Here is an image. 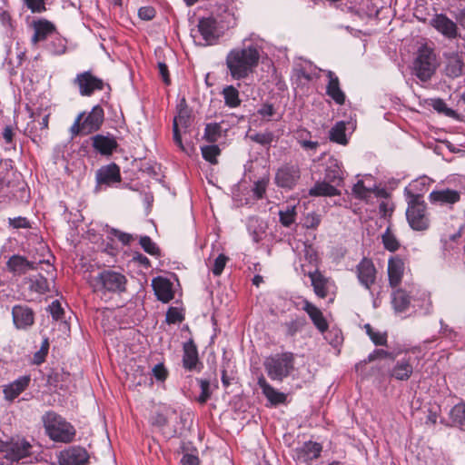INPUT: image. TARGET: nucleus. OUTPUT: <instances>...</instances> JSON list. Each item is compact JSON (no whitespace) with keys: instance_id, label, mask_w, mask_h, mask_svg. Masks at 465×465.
<instances>
[{"instance_id":"cd10ccee","label":"nucleus","mask_w":465,"mask_h":465,"mask_svg":"<svg viewBox=\"0 0 465 465\" xmlns=\"http://www.w3.org/2000/svg\"><path fill=\"white\" fill-rule=\"evenodd\" d=\"M404 262L398 257L391 258L388 262L389 282L391 287L398 286L402 279Z\"/></svg>"},{"instance_id":"3c124183","label":"nucleus","mask_w":465,"mask_h":465,"mask_svg":"<svg viewBox=\"0 0 465 465\" xmlns=\"http://www.w3.org/2000/svg\"><path fill=\"white\" fill-rule=\"evenodd\" d=\"M140 245L142 248L147 253L151 255H158L159 254V248L152 241V239L149 236H142L140 238Z\"/></svg>"},{"instance_id":"412c9836","label":"nucleus","mask_w":465,"mask_h":465,"mask_svg":"<svg viewBox=\"0 0 465 465\" xmlns=\"http://www.w3.org/2000/svg\"><path fill=\"white\" fill-rule=\"evenodd\" d=\"M328 78L326 85V94L329 95L336 104H343L345 102V94L341 89L340 80L338 76L332 71H324Z\"/></svg>"},{"instance_id":"bf43d9fd","label":"nucleus","mask_w":465,"mask_h":465,"mask_svg":"<svg viewBox=\"0 0 465 465\" xmlns=\"http://www.w3.org/2000/svg\"><path fill=\"white\" fill-rule=\"evenodd\" d=\"M152 373L153 377L159 381H164L168 376V371L163 363L156 364L152 369Z\"/></svg>"},{"instance_id":"20e7f679","label":"nucleus","mask_w":465,"mask_h":465,"mask_svg":"<svg viewBox=\"0 0 465 465\" xmlns=\"http://www.w3.org/2000/svg\"><path fill=\"white\" fill-rule=\"evenodd\" d=\"M263 366L271 380L282 381L294 370V355L290 351L271 355L264 360Z\"/></svg>"},{"instance_id":"b1692460","label":"nucleus","mask_w":465,"mask_h":465,"mask_svg":"<svg viewBox=\"0 0 465 465\" xmlns=\"http://www.w3.org/2000/svg\"><path fill=\"white\" fill-rule=\"evenodd\" d=\"M152 285L158 300L168 302L173 298V284L166 278L156 277L153 280Z\"/></svg>"},{"instance_id":"393cba45","label":"nucleus","mask_w":465,"mask_h":465,"mask_svg":"<svg viewBox=\"0 0 465 465\" xmlns=\"http://www.w3.org/2000/svg\"><path fill=\"white\" fill-rule=\"evenodd\" d=\"M431 24L440 33L448 38H455L457 36L456 24L445 15H436Z\"/></svg>"},{"instance_id":"e433bc0d","label":"nucleus","mask_w":465,"mask_h":465,"mask_svg":"<svg viewBox=\"0 0 465 465\" xmlns=\"http://www.w3.org/2000/svg\"><path fill=\"white\" fill-rule=\"evenodd\" d=\"M345 123L341 121L335 124V125L330 130V140L331 142L345 145L348 143L346 134Z\"/></svg>"},{"instance_id":"9b49d317","label":"nucleus","mask_w":465,"mask_h":465,"mask_svg":"<svg viewBox=\"0 0 465 465\" xmlns=\"http://www.w3.org/2000/svg\"><path fill=\"white\" fill-rule=\"evenodd\" d=\"M201 36L199 42L202 45H211L216 43L220 37L215 19L205 17L199 20L198 30Z\"/></svg>"},{"instance_id":"37998d69","label":"nucleus","mask_w":465,"mask_h":465,"mask_svg":"<svg viewBox=\"0 0 465 465\" xmlns=\"http://www.w3.org/2000/svg\"><path fill=\"white\" fill-rule=\"evenodd\" d=\"M382 242L385 247L390 252H395L399 249L400 243L394 234L391 232V229L388 227L385 232L382 234Z\"/></svg>"},{"instance_id":"6e6d98bb","label":"nucleus","mask_w":465,"mask_h":465,"mask_svg":"<svg viewBox=\"0 0 465 465\" xmlns=\"http://www.w3.org/2000/svg\"><path fill=\"white\" fill-rule=\"evenodd\" d=\"M32 13H42L45 11V0H22Z\"/></svg>"},{"instance_id":"6ab92c4d","label":"nucleus","mask_w":465,"mask_h":465,"mask_svg":"<svg viewBox=\"0 0 465 465\" xmlns=\"http://www.w3.org/2000/svg\"><path fill=\"white\" fill-rule=\"evenodd\" d=\"M322 451V446L313 441L305 442L302 446L294 450V459L299 462H309L317 459Z\"/></svg>"},{"instance_id":"69168bd1","label":"nucleus","mask_w":465,"mask_h":465,"mask_svg":"<svg viewBox=\"0 0 465 465\" xmlns=\"http://www.w3.org/2000/svg\"><path fill=\"white\" fill-rule=\"evenodd\" d=\"M183 320V315L176 308H170L166 313V322L168 323L181 322Z\"/></svg>"},{"instance_id":"c03bdc74","label":"nucleus","mask_w":465,"mask_h":465,"mask_svg":"<svg viewBox=\"0 0 465 465\" xmlns=\"http://www.w3.org/2000/svg\"><path fill=\"white\" fill-rule=\"evenodd\" d=\"M202 154L204 160L211 163H217V156L220 154V148L216 144L205 145L201 148Z\"/></svg>"},{"instance_id":"f257e3e1","label":"nucleus","mask_w":465,"mask_h":465,"mask_svg":"<svg viewBox=\"0 0 465 465\" xmlns=\"http://www.w3.org/2000/svg\"><path fill=\"white\" fill-rule=\"evenodd\" d=\"M262 47L256 43L242 41V45L231 49L225 57L228 73L233 80H244L253 74L259 64Z\"/></svg>"},{"instance_id":"8fccbe9b","label":"nucleus","mask_w":465,"mask_h":465,"mask_svg":"<svg viewBox=\"0 0 465 465\" xmlns=\"http://www.w3.org/2000/svg\"><path fill=\"white\" fill-rule=\"evenodd\" d=\"M295 205L289 206L286 211H280V221L283 226H290L294 222Z\"/></svg>"},{"instance_id":"f3484780","label":"nucleus","mask_w":465,"mask_h":465,"mask_svg":"<svg viewBox=\"0 0 465 465\" xmlns=\"http://www.w3.org/2000/svg\"><path fill=\"white\" fill-rule=\"evenodd\" d=\"M465 64L463 56L457 53H451L445 56L444 74L450 79L462 75Z\"/></svg>"},{"instance_id":"4be33fe9","label":"nucleus","mask_w":465,"mask_h":465,"mask_svg":"<svg viewBox=\"0 0 465 465\" xmlns=\"http://www.w3.org/2000/svg\"><path fill=\"white\" fill-rule=\"evenodd\" d=\"M358 279L360 282L370 289L375 282L376 270L371 260L363 259L357 266Z\"/></svg>"},{"instance_id":"58836bf2","label":"nucleus","mask_w":465,"mask_h":465,"mask_svg":"<svg viewBox=\"0 0 465 465\" xmlns=\"http://www.w3.org/2000/svg\"><path fill=\"white\" fill-rule=\"evenodd\" d=\"M29 289L38 293H45L48 291V282L42 275H36L28 279Z\"/></svg>"},{"instance_id":"a211bd4d","label":"nucleus","mask_w":465,"mask_h":465,"mask_svg":"<svg viewBox=\"0 0 465 465\" xmlns=\"http://www.w3.org/2000/svg\"><path fill=\"white\" fill-rule=\"evenodd\" d=\"M34 35L31 42L34 45L45 41L55 34V26L45 19H39L33 24Z\"/></svg>"},{"instance_id":"09e8293b","label":"nucleus","mask_w":465,"mask_h":465,"mask_svg":"<svg viewBox=\"0 0 465 465\" xmlns=\"http://www.w3.org/2000/svg\"><path fill=\"white\" fill-rule=\"evenodd\" d=\"M46 50L52 54H62L65 51V45L64 40L55 37L49 44L46 45Z\"/></svg>"},{"instance_id":"7ed1b4c3","label":"nucleus","mask_w":465,"mask_h":465,"mask_svg":"<svg viewBox=\"0 0 465 465\" xmlns=\"http://www.w3.org/2000/svg\"><path fill=\"white\" fill-rule=\"evenodd\" d=\"M44 427L49 438L57 442H70L74 440L75 430L73 425L54 411H48L42 417Z\"/></svg>"},{"instance_id":"338daca9","label":"nucleus","mask_w":465,"mask_h":465,"mask_svg":"<svg viewBox=\"0 0 465 465\" xmlns=\"http://www.w3.org/2000/svg\"><path fill=\"white\" fill-rule=\"evenodd\" d=\"M310 71H307L305 68L301 70V75L308 81L312 80L313 78H319L320 73L322 72V69L310 65Z\"/></svg>"},{"instance_id":"864d4df0","label":"nucleus","mask_w":465,"mask_h":465,"mask_svg":"<svg viewBox=\"0 0 465 465\" xmlns=\"http://www.w3.org/2000/svg\"><path fill=\"white\" fill-rule=\"evenodd\" d=\"M48 349H49V342H48V340L45 339L43 341L39 351H37L34 354L33 362L36 365H40L41 363H43L45 360L47 353H48Z\"/></svg>"},{"instance_id":"4c0bfd02","label":"nucleus","mask_w":465,"mask_h":465,"mask_svg":"<svg viewBox=\"0 0 465 465\" xmlns=\"http://www.w3.org/2000/svg\"><path fill=\"white\" fill-rule=\"evenodd\" d=\"M223 129L221 124H207L204 129V138L210 143H215L222 136Z\"/></svg>"},{"instance_id":"f8f14e48","label":"nucleus","mask_w":465,"mask_h":465,"mask_svg":"<svg viewBox=\"0 0 465 465\" xmlns=\"http://www.w3.org/2000/svg\"><path fill=\"white\" fill-rule=\"evenodd\" d=\"M300 179V168L293 164H285L279 168L275 174V183L278 186L291 189Z\"/></svg>"},{"instance_id":"9d476101","label":"nucleus","mask_w":465,"mask_h":465,"mask_svg":"<svg viewBox=\"0 0 465 465\" xmlns=\"http://www.w3.org/2000/svg\"><path fill=\"white\" fill-rule=\"evenodd\" d=\"M74 84L78 86L80 94L83 96H90L95 90L104 88V82L88 71L78 74Z\"/></svg>"},{"instance_id":"72a5a7b5","label":"nucleus","mask_w":465,"mask_h":465,"mask_svg":"<svg viewBox=\"0 0 465 465\" xmlns=\"http://www.w3.org/2000/svg\"><path fill=\"white\" fill-rule=\"evenodd\" d=\"M392 305L396 312H404L411 305V297L405 291L398 289L392 293Z\"/></svg>"},{"instance_id":"a878e982","label":"nucleus","mask_w":465,"mask_h":465,"mask_svg":"<svg viewBox=\"0 0 465 465\" xmlns=\"http://www.w3.org/2000/svg\"><path fill=\"white\" fill-rule=\"evenodd\" d=\"M325 180L334 185H340L343 181V171L341 163L334 157H330L326 162Z\"/></svg>"},{"instance_id":"052dcab7","label":"nucleus","mask_w":465,"mask_h":465,"mask_svg":"<svg viewBox=\"0 0 465 465\" xmlns=\"http://www.w3.org/2000/svg\"><path fill=\"white\" fill-rule=\"evenodd\" d=\"M8 223L11 227L15 229H20V228H29L30 223L28 220L25 217H15V218H8Z\"/></svg>"},{"instance_id":"0e129e2a","label":"nucleus","mask_w":465,"mask_h":465,"mask_svg":"<svg viewBox=\"0 0 465 465\" xmlns=\"http://www.w3.org/2000/svg\"><path fill=\"white\" fill-rule=\"evenodd\" d=\"M251 138L252 141H254L260 144L266 145V144H270L272 142L273 135L272 133H263V134H256L251 136Z\"/></svg>"},{"instance_id":"bb28decb","label":"nucleus","mask_w":465,"mask_h":465,"mask_svg":"<svg viewBox=\"0 0 465 465\" xmlns=\"http://www.w3.org/2000/svg\"><path fill=\"white\" fill-rule=\"evenodd\" d=\"M257 384L271 404L277 405L285 402L286 395L270 385L262 375L258 378Z\"/></svg>"},{"instance_id":"473e14b6","label":"nucleus","mask_w":465,"mask_h":465,"mask_svg":"<svg viewBox=\"0 0 465 465\" xmlns=\"http://www.w3.org/2000/svg\"><path fill=\"white\" fill-rule=\"evenodd\" d=\"M331 183L324 180L316 183L310 190L309 194L312 196H334L339 194L336 185H331Z\"/></svg>"},{"instance_id":"13d9d810","label":"nucleus","mask_w":465,"mask_h":465,"mask_svg":"<svg viewBox=\"0 0 465 465\" xmlns=\"http://www.w3.org/2000/svg\"><path fill=\"white\" fill-rule=\"evenodd\" d=\"M228 261V257L225 256L224 254H220L215 260H214V262H213V266L212 268V272L214 275L216 276H219L224 267H225V264Z\"/></svg>"},{"instance_id":"c756f323","label":"nucleus","mask_w":465,"mask_h":465,"mask_svg":"<svg viewBox=\"0 0 465 465\" xmlns=\"http://www.w3.org/2000/svg\"><path fill=\"white\" fill-rule=\"evenodd\" d=\"M302 309L308 313L313 324L321 332H323L328 329V323L325 321L322 312L315 305L308 301H304Z\"/></svg>"},{"instance_id":"f03ea898","label":"nucleus","mask_w":465,"mask_h":465,"mask_svg":"<svg viewBox=\"0 0 465 465\" xmlns=\"http://www.w3.org/2000/svg\"><path fill=\"white\" fill-rule=\"evenodd\" d=\"M90 284L94 292L102 296L121 294L126 291L127 278L121 272L104 269L92 278Z\"/></svg>"},{"instance_id":"ddd939ff","label":"nucleus","mask_w":465,"mask_h":465,"mask_svg":"<svg viewBox=\"0 0 465 465\" xmlns=\"http://www.w3.org/2000/svg\"><path fill=\"white\" fill-rule=\"evenodd\" d=\"M88 460L86 450L79 446H73L61 451L58 457L60 465H85Z\"/></svg>"},{"instance_id":"79ce46f5","label":"nucleus","mask_w":465,"mask_h":465,"mask_svg":"<svg viewBox=\"0 0 465 465\" xmlns=\"http://www.w3.org/2000/svg\"><path fill=\"white\" fill-rule=\"evenodd\" d=\"M197 381L201 389V393L197 398V401L201 404H204L211 398L213 393L212 386L210 381L207 380L199 379Z\"/></svg>"},{"instance_id":"de8ad7c7","label":"nucleus","mask_w":465,"mask_h":465,"mask_svg":"<svg viewBox=\"0 0 465 465\" xmlns=\"http://www.w3.org/2000/svg\"><path fill=\"white\" fill-rule=\"evenodd\" d=\"M430 105L435 111L443 114L446 116L451 117L455 114V111L449 108L446 103L440 98L431 99Z\"/></svg>"},{"instance_id":"4d7b16f0","label":"nucleus","mask_w":465,"mask_h":465,"mask_svg":"<svg viewBox=\"0 0 465 465\" xmlns=\"http://www.w3.org/2000/svg\"><path fill=\"white\" fill-rule=\"evenodd\" d=\"M321 223V215L314 212L307 213L303 218V224L306 228H316Z\"/></svg>"},{"instance_id":"774afa93","label":"nucleus","mask_w":465,"mask_h":465,"mask_svg":"<svg viewBox=\"0 0 465 465\" xmlns=\"http://www.w3.org/2000/svg\"><path fill=\"white\" fill-rule=\"evenodd\" d=\"M275 114V110L272 104H264L258 110V114L263 119L270 120Z\"/></svg>"},{"instance_id":"2f4dec72","label":"nucleus","mask_w":465,"mask_h":465,"mask_svg":"<svg viewBox=\"0 0 465 465\" xmlns=\"http://www.w3.org/2000/svg\"><path fill=\"white\" fill-rule=\"evenodd\" d=\"M430 199L441 203H455L460 201V195L458 191L447 189L430 193Z\"/></svg>"},{"instance_id":"ea45409f","label":"nucleus","mask_w":465,"mask_h":465,"mask_svg":"<svg viewBox=\"0 0 465 465\" xmlns=\"http://www.w3.org/2000/svg\"><path fill=\"white\" fill-rule=\"evenodd\" d=\"M420 185L424 186L425 185V179L420 178L418 180L413 181L408 187H406L405 191L406 193L411 196L410 201L408 203H423V202H420L421 195L420 193H416L415 190L418 189Z\"/></svg>"},{"instance_id":"dca6fc26","label":"nucleus","mask_w":465,"mask_h":465,"mask_svg":"<svg viewBox=\"0 0 465 465\" xmlns=\"http://www.w3.org/2000/svg\"><path fill=\"white\" fill-rule=\"evenodd\" d=\"M32 445L25 439L6 442V457L12 461H18L31 453Z\"/></svg>"},{"instance_id":"49530a36","label":"nucleus","mask_w":465,"mask_h":465,"mask_svg":"<svg viewBox=\"0 0 465 465\" xmlns=\"http://www.w3.org/2000/svg\"><path fill=\"white\" fill-rule=\"evenodd\" d=\"M173 125L187 128L190 125V113L186 107L181 108L173 119Z\"/></svg>"},{"instance_id":"c85d7f7f","label":"nucleus","mask_w":465,"mask_h":465,"mask_svg":"<svg viewBox=\"0 0 465 465\" xmlns=\"http://www.w3.org/2000/svg\"><path fill=\"white\" fill-rule=\"evenodd\" d=\"M6 265L8 270L16 275H21L29 270L36 269L34 262L27 261L21 255H13L10 257Z\"/></svg>"},{"instance_id":"7c9ffc66","label":"nucleus","mask_w":465,"mask_h":465,"mask_svg":"<svg viewBox=\"0 0 465 465\" xmlns=\"http://www.w3.org/2000/svg\"><path fill=\"white\" fill-rule=\"evenodd\" d=\"M198 359V351L195 344L190 341L183 345V365L188 371H193L196 368Z\"/></svg>"},{"instance_id":"39448f33","label":"nucleus","mask_w":465,"mask_h":465,"mask_svg":"<svg viewBox=\"0 0 465 465\" xmlns=\"http://www.w3.org/2000/svg\"><path fill=\"white\" fill-rule=\"evenodd\" d=\"M437 59L433 51L428 47L419 50L413 62V74L422 82L429 81L437 69Z\"/></svg>"},{"instance_id":"0eeeda50","label":"nucleus","mask_w":465,"mask_h":465,"mask_svg":"<svg viewBox=\"0 0 465 465\" xmlns=\"http://www.w3.org/2000/svg\"><path fill=\"white\" fill-rule=\"evenodd\" d=\"M420 363V359L413 352L406 351L399 356L389 371V376L399 381H408Z\"/></svg>"},{"instance_id":"680f3d73","label":"nucleus","mask_w":465,"mask_h":465,"mask_svg":"<svg viewBox=\"0 0 465 465\" xmlns=\"http://www.w3.org/2000/svg\"><path fill=\"white\" fill-rule=\"evenodd\" d=\"M155 9L153 6H143L138 10V15L142 20L150 21L155 16Z\"/></svg>"},{"instance_id":"423d86ee","label":"nucleus","mask_w":465,"mask_h":465,"mask_svg":"<svg viewBox=\"0 0 465 465\" xmlns=\"http://www.w3.org/2000/svg\"><path fill=\"white\" fill-rule=\"evenodd\" d=\"M84 114H80L71 126L73 136L88 134L97 131L104 122V110L100 105H95L88 115L83 120Z\"/></svg>"},{"instance_id":"1a4fd4ad","label":"nucleus","mask_w":465,"mask_h":465,"mask_svg":"<svg viewBox=\"0 0 465 465\" xmlns=\"http://www.w3.org/2000/svg\"><path fill=\"white\" fill-rule=\"evenodd\" d=\"M406 218L415 231H424L430 225V214L426 205H408L406 210Z\"/></svg>"},{"instance_id":"c9c22d12","label":"nucleus","mask_w":465,"mask_h":465,"mask_svg":"<svg viewBox=\"0 0 465 465\" xmlns=\"http://www.w3.org/2000/svg\"><path fill=\"white\" fill-rule=\"evenodd\" d=\"M222 94L223 96L225 104L230 108H236L241 104L239 91L235 86H225L222 92Z\"/></svg>"},{"instance_id":"603ef678","label":"nucleus","mask_w":465,"mask_h":465,"mask_svg":"<svg viewBox=\"0 0 465 465\" xmlns=\"http://www.w3.org/2000/svg\"><path fill=\"white\" fill-rule=\"evenodd\" d=\"M268 183L269 179L265 177L254 183L252 193L256 200H260L263 197Z\"/></svg>"},{"instance_id":"aec40b11","label":"nucleus","mask_w":465,"mask_h":465,"mask_svg":"<svg viewBox=\"0 0 465 465\" xmlns=\"http://www.w3.org/2000/svg\"><path fill=\"white\" fill-rule=\"evenodd\" d=\"M31 378L29 375H25L17 378L14 381L3 388L5 399L8 401H13L17 398L26 388L29 386Z\"/></svg>"},{"instance_id":"e2e57ef3","label":"nucleus","mask_w":465,"mask_h":465,"mask_svg":"<svg viewBox=\"0 0 465 465\" xmlns=\"http://www.w3.org/2000/svg\"><path fill=\"white\" fill-rule=\"evenodd\" d=\"M48 310L54 320H60L64 314V310L58 301L52 302Z\"/></svg>"},{"instance_id":"6e6552de","label":"nucleus","mask_w":465,"mask_h":465,"mask_svg":"<svg viewBox=\"0 0 465 465\" xmlns=\"http://www.w3.org/2000/svg\"><path fill=\"white\" fill-rule=\"evenodd\" d=\"M352 194L358 200H369L371 196L380 199H388L389 192L383 188L377 186L372 175L364 174L361 179L358 180L352 187Z\"/></svg>"},{"instance_id":"4468645a","label":"nucleus","mask_w":465,"mask_h":465,"mask_svg":"<svg viewBox=\"0 0 465 465\" xmlns=\"http://www.w3.org/2000/svg\"><path fill=\"white\" fill-rule=\"evenodd\" d=\"M95 179L97 186H111L121 182L120 168L115 163L102 166L96 171Z\"/></svg>"},{"instance_id":"a19ab883","label":"nucleus","mask_w":465,"mask_h":465,"mask_svg":"<svg viewBox=\"0 0 465 465\" xmlns=\"http://www.w3.org/2000/svg\"><path fill=\"white\" fill-rule=\"evenodd\" d=\"M450 418L455 425H465V403L456 404L450 411Z\"/></svg>"},{"instance_id":"a18cd8bd","label":"nucleus","mask_w":465,"mask_h":465,"mask_svg":"<svg viewBox=\"0 0 465 465\" xmlns=\"http://www.w3.org/2000/svg\"><path fill=\"white\" fill-rule=\"evenodd\" d=\"M305 321L302 318H295L284 323L286 335L294 336L304 326Z\"/></svg>"},{"instance_id":"2eb2a0df","label":"nucleus","mask_w":465,"mask_h":465,"mask_svg":"<svg viewBox=\"0 0 465 465\" xmlns=\"http://www.w3.org/2000/svg\"><path fill=\"white\" fill-rule=\"evenodd\" d=\"M12 316L14 324L17 329L25 330L31 327L35 322V313L26 305H15L12 309Z\"/></svg>"},{"instance_id":"5701e85b","label":"nucleus","mask_w":465,"mask_h":465,"mask_svg":"<svg viewBox=\"0 0 465 465\" xmlns=\"http://www.w3.org/2000/svg\"><path fill=\"white\" fill-rule=\"evenodd\" d=\"M93 147L103 155H110L117 147V142L112 135L96 134L92 137Z\"/></svg>"},{"instance_id":"f704fd0d","label":"nucleus","mask_w":465,"mask_h":465,"mask_svg":"<svg viewBox=\"0 0 465 465\" xmlns=\"http://www.w3.org/2000/svg\"><path fill=\"white\" fill-rule=\"evenodd\" d=\"M309 277L311 278L315 294L320 298H325L328 292L327 280L318 272H310Z\"/></svg>"},{"instance_id":"5fc2aeb1","label":"nucleus","mask_w":465,"mask_h":465,"mask_svg":"<svg viewBox=\"0 0 465 465\" xmlns=\"http://www.w3.org/2000/svg\"><path fill=\"white\" fill-rule=\"evenodd\" d=\"M368 335L375 345H385L387 342V336L385 333L373 331L370 324L365 326Z\"/></svg>"}]
</instances>
